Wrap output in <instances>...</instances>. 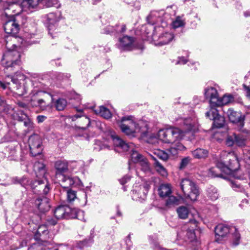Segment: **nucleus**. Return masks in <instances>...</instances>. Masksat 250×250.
Masks as SVG:
<instances>
[{
	"instance_id": "f257e3e1",
	"label": "nucleus",
	"mask_w": 250,
	"mask_h": 250,
	"mask_svg": "<svg viewBox=\"0 0 250 250\" xmlns=\"http://www.w3.org/2000/svg\"><path fill=\"white\" fill-rule=\"evenodd\" d=\"M195 129V121L189 118L183 121V129L177 127L162 129L158 132V137L165 143H172L183 139L186 134Z\"/></svg>"
},
{
	"instance_id": "f03ea898",
	"label": "nucleus",
	"mask_w": 250,
	"mask_h": 250,
	"mask_svg": "<svg viewBox=\"0 0 250 250\" xmlns=\"http://www.w3.org/2000/svg\"><path fill=\"white\" fill-rule=\"evenodd\" d=\"M239 162L236 155L232 152H225L222 155L221 159L218 161L215 167L208 169V175L211 177H222L220 171L230 174L237 170Z\"/></svg>"
},
{
	"instance_id": "7ed1b4c3",
	"label": "nucleus",
	"mask_w": 250,
	"mask_h": 250,
	"mask_svg": "<svg viewBox=\"0 0 250 250\" xmlns=\"http://www.w3.org/2000/svg\"><path fill=\"white\" fill-rule=\"evenodd\" d=\"M7 49L4 53L3 58L1 60V64L5 68L14 67L20 63L21 54L19 52L20 45H16L15 43H12L7 41L5 43Z\"/></svg>"
},
{
	"instance_id": "20e7f679",
	"label": "nucleus",
	"mask_w": 250,
	"mask_h": 250,
	"mask_svg": "<svg viewBox=\"0 0 250 250\" xmlns=\"http://www.w3.org/2000/svg\"><path fill=\"white\" fill-rule=\"evenodd\" d=\"M11 80L12 83L7 82L6 84L9 85L14 92L19 96H22L26 93L27 91V83L30 81L22 74L17 75L15 77H8Z\"/></svg>"
},
{
	"instance_id": "39448f33",
	"label": "nucleus",
	"mask_w": 250,
	"mask_h": 250,
	"mask_svg": "<svg viewBox=\"0 0 250 250\" xmlns=\"http://www.w3.org/2000/svg\"><path fill=\"white\" fill-rule=\"evenodd\" d=\"M205 95L209 100L210 107L213 108L227 104L233 100L231 95H224L223 97L219 98L217 90L213 87L206 88Z\"/></svg>"
},
{
	"instance_id": "423d86ee",
	"label": "nucleus",
	"mask_w": 250,
	"mask_h": 250,
	"mask_svg": "<svg viewBox=\"0 0 250 250\" xmlns=\"http://www.w3.org/2000/svg\"><path fill=\"white\" fill-rule=\"evenodd\" d=\"M114 145L118 147L121 148L123 151L131 152V160L134 163H138L144 157L137 151L134 150V146L132 143H126L117 136L112 135Z\"/></svg>"
},
{
	"instance_id": "0eeeda50",
	"label": "nucleus",
	"mask_w": 250,
	"mask_h": 250,
	"mask_svg": "<svg viewBox=\"0 0 250 250\" xmlns=\"http://www.w3.org/2000/svg\"><path fill=\"white\" fill-rule=\"evenodd\" d=\"M122 131L128 136L141 132V128L131 116L123 117L118 121Z\"/></svg>"
},
{
	"instance_id": "6e6552de",
	"label": "nucleus",
	"mask_w": 250,
	"mask_h": 250,
	"mask_svg": "<svg viewBox=\"0 0 250 250\" xmlns=\"http://www.w3.org/2000/svg\"><path fill=\"white\" fill-rule=\"evenodd\" d=\"M180 187L185 195L191 201H195L199 195V188L195 182L188 178L181 180Z\"/></svg>"
},
{
	"instance_id": "1a4fd4ad",
	"label": "nucleus",
	"mask_w": 250,
	"mask_h": 250,
	"mask_svg": "<svg viewBox=\"0 0 250 250\" xmlns=\"http://www.w3.org/2000/svg\"><path fill=\"white\" fill-rule=\"evenodd\" d=\"M4 29L8 34H11V36H7L5 41H8L12 43H15L16 41L19 42L21 43H22L23 40L21 38H17L15 35H16L19 31V25L14 20L7 21L4 25Z\"/></svg>"
},
{
	"instance_id": "9d476101",
	"label": "nucleus",
	"mask_w": 250,
	"mask_h": 250,
	"mask_svg": "<svg viewBox=\"0 0 250 250\" xmlns=\"http://www.w3.org/2000/svg\"><path fill=\"white\" fill-rule=\"evenodd\" d=\"M61 14L60 12H51L46 15L45 16V23L48 30V33L54 38L56 37L58 30L57 29L58 23L61 19Z\"/></svg>"
},
{
	"instance_id": "9b49d317",
	"label": "nucleus",
	"mask_w": 250,
	"mask_h": 250,
	"mask_svg": "<svg viewBox=\"0 0 250 250\" xmlns=\"http://www.w3.org/2000/svg\"><path fill=\"white\" fill-rule=\"evenodd\" d=\"M48 93L44 91L34 90L31 93V104L34 106L40 107L42 110H45L49 106L46 102V97L49 96Z\"/></svg>"
},
{
	"instance_id": "f8f14e48",
	"label": "nucleus",
	"mask_w": 250,
	"mask_h": 250,
	"mask_svg": "<svg viewBox=\"0 0 250 250\" xmlns=\"http://www.w3.org/2000/svg\"><path fill=\"white\" fill-rule=\"evenodd\" d=\"M229 121L236 125L241 129L244 125L245 115L240 112L234 111L233 109H228L226 112Z\"/></svg>"
},
{
	"instance_id": "ddd939ff",
	"label": "nucleus",
	"mask_w": 250,
	"mask_h": 250,
	"mask_svg": "<svg viewBox=\"0 0 250 250\" xmlns=\"http://www.w3.org/2000/svg\"><path fill=\"white\" fill-rule=\"evenodd\" d=\"M42 142L40 137L38 135H34L29 139V145L31 154L36 156L41 154L42 148Z\"/></svg>"
},
{
	"instance_id": "4468645a",
	"label": "nucleus",
	"mask_w": 250,
	"mask_h": 250,
	"mask_svg": "<svg viewBox=\"0 0 250 250\" xmlns=\"http://www.w3.org/2000/svg\"><path fill=\"white\" fill-rule=\"evenodd\" d=\"M207 117L213 120V126L216 128H221L225 124V119L220 115L215 108L210 107L209 111L206 113Z\"/></svg>"
},
{
	"instance_id": "2eb2a0df",
	"label": "nucleus",
	"mask_w": 250,
	"mask_h": 250,
	"mask_svg": "<svg viewBox=\"0 0 250 250\" xmlns=\"http://www.w3.org/2000/svg\"><path fill=\"white\" fill-rule=\"evenodd\" d=\"M229 228L224 224H219L215 228V240L218 242L221 241L229 232Z\"/></svg>"
},
{
	"instance_id": "dca6fc26",
	"label": "nucleus",
	"mask_w": 250,
	"mask_h": 250,
	"mask_svg": "<svg viewBox=\"0 0 250 250\" xmlns=\"http://www.w3.org/2000/svg\"><path fill=\"white\" fill-rule=\"evenodd\" d=\"M149 188L150 186L148 184L145 183L134 189L133 193L136 196V199L138 198L139 200H145Z\"/></svg>"
},
{
	"instance_id": "f3484780",
	"label": "nucleus",
	"mask_w": 250,
	"mask_h": 250,
	"mask_svg": "<svg viewBox=\"0 0 250 250\" xmlns=\"http://www.w3.org/2000/svg\"><path fill=\"white\" fill-rule=\"evenodd\" d=\"M164 14V12L163 10L160 11H153L151 12L150 14L147 17L148 23L151 24H154L161 21L163 23V26L167 25V22H164L161 17V16Z\"/></svg>"
},
{
	"instance_id": "a211bd4d",
	"label": "nucleus",
	"mask_w": 250,
	"mask_h": 250,
	"mask_svg": "<svg viewBox=\"0 0 250 250\" xmlns=\"http://www.w3.org/2000/svg\"><path fill=\"white\" fill-rule=\"evenodd\" d=\"M55 168L56 169L55 176L58 179L61 176L64 175V173L68 171V163L65 160L57 161L55 164Z\"/></svg>"
},
{
	"instance_id": "6ab92c4d",
	"label": "nucleus",
	"mask_w": 250,
	"mask_h": 250,
	"mask_svg": "<svg viewBox=\"0 0 250 250\" xmlns=\"http://www.w3.org/2000/svg\"><path fill=\"white\" fill-rule=\"evenodd\" d=\"M71 208L66 206H59L54 210V214L57 219L67 218L69 217V214Z\"/></svg>"
},
{
	"instance_id": "aec40b11",
	"label": "nucleus",
	"mask_w": 250,
	"mask_h": 250,
	"mask_svg": "<svg viewBox=\"0 0 250 250\" xmlns=\"http://www.w3.org/2000/svg\"><path fill=\"white\" fill-rule=\"evenodd\" d=\"M36 206L39 210L42 212H44L49 210L50 206L49 199L46 197H40L35 201Z\"/></svg>"
},
{
	"instance_id": "412c9836",
	"label": "nucleus",
	"mask_w": 250,
	"mask_h": 250,
	"mask_svg": "<svg viewBox=\"0 0 250 250\" xmlns=\"http://www.w3.org/2000/svg\"><path fill=\"white\" fill-rule=\"evenodd\" d=\"M29 184L31 185V187L32 188H35L36 187L38 188L39 191H40L41 188H43L42 192L44 195L47 194L50 189L47 180L45 178L43 180L35 181L33 184L30 183Z\"/></svg>"
},
{
	"instance_id": "4be33fe9",
	"label": "nucleus",
	"mask_w": 250,
	"mask_h": 250,
	"mask_svg": "<svg viewBox=\"0 0 250 250\" xmlns=\"http://www.w3.org/2000/svg\"><path fill=\"white\" fill-rule=\"evenodd\" d=\"M190 228L187 232V237L189 241H193L196 239L195 230L198 227V222L195 220H190L189 222Z\"/></svg>"
},
{
	"instance_id": "5701e85b",
	"label": "nucleus",
	"mask_w": 250,
	"mask_h": 250,
	"mask_svg": "<svg viewBox=\"0 0 250 250\" xmlns=\"http://www.w3.org/2000/svg\"><path fill=\"white\" fill-rule=\"evenodd\" d=\"M134 41L132 37L125 36L120 39V45L124 49L131 50L133 48Z\"/></svg>"
},
{
	"instance_id": "b1692460",
	"label": "nucleus",
	"mask_w": 250,
	"mask_h": 250,
	"mask_svg": "<svg viewBox=\"0 0 250 250\" xmlns=\"http://www.w3.org/2000/svg\"><path fill=\"white\" fill-rule=\"evenodd\" d=\"M173 38V34L168 32H163L158 36V44L160 45L167 44L170 42Z\"/></svg>"
},
{
	"instance_id": "393cba45",
	"label": "nucleus",
	"mask_w": 250,
	"mask_h": 250,
	"mask_svg": "<svg viewBox=\"0 0 250 250\" xmlns=\"http://www.w3.org/2000/svg\"><path fill=\"white\" fill-rule=\"evenodd\" d=\"M21 1L22 9L25 11L35 8L39 3H41V0H21Z\"/></svg>"
},
{
	"instance_id": "a878e982",
	"label": "nucleus",
	"mask_w": 250,
	"mask_h": 250,
	"mask_svg": "<svg viewBox=\"0 0 250 250\" xmlns=\"http://www.w3.org/2000/svg\"><path fill=\"white\" fill-rule=\"evenodd\" d=\"M60 183L61 186L65 188H68L70 186H73L75 183L76 179L69 176H66L65 175L57 179Z\"/></svg>"
},
{
	"instance_id": "bb28decb",
	"label": "nucleus",
	"mask_w": 250,
	"mask_h": 250,
	"mask_svg": "<svg viewBox=\"0 0 250 250\" xmlns=\"http://www.w3.org/2000/svg\"><path fill=\"white\" fill-rule=\"evenodd\" d=\"M151 158L154 161V167L156 171L163 177H166L168 175L166 168L156 159L154 155L150 154Z\"/></svg>"
},
{
	"instance_id": "cd10ccee",
	"label": "nucleus",
	"mask_w": 250,
	"mask_h": 250,
	"mask_svg": "<svg viewBox=\"0 0 250 250\" xmlns=\"http://www.w3.org/2000/svg\"><path fill=\"white\" fill-rule=\"evenodd\" d=\"M158 194L161 197L165 198L170 195L172 192L171 186L169 184H161L158 188Z\"/></svg>"
},
{
	"instance_id": "c85d7f7f",
	"label": "nucleus",
	"mask_w": 250,
	"mask_h": 250,
	"mask_svg": "<svg viewBox=\"0 0 250 250\" xmlns=\"http://www.w3.org/2000/svg\"><path fill=\"white\" fill-rule=\"evenodd\" d=\"M51 98V103H54L56 109L59 111L63 110L67 105V101L63 98H59L55 102H54V95L52 93L48 94Z\"/></svg>"
},
{
	"instance_id": "c756f323",
	"label": "nucleus",
	"mask_w": 250,
	"mask_h": 250,
	"mask_svg": "<svg viewBox=\"0 0 250 250\" xmlns=\"http://www.w3.org/2000/svg\"><path fill=\"white\" fill-rule=\"evenodd\" d=\"M173 144V146L167 150V151L172 156L177 155L179 151H183L186 149V147L179 141H176Z\"/></svg>"
},
{
	"instance_id": "7c9ffc66",
	"label": "nucleus",
	"mask_w": 250,
	"mask_h": 250,
	"mask_svg": "<svg viewBox=\"0 0 250 250\" xmlns=\"http://www.w3.org/2000/svg\"><path fill=\"white\" fill-rule=\"evenodd\" d=\"M34 170L36 173L37 176L44 178L46 173V169L43 163L37 162L34 165Z\"/></svg>"
},
{
	"instance_id": "2f4dec72",
	"label": "nucleus",
	"mask_w": 250,
	"mask_h": 250,
	"mask_svg": "<svg viewBox=\"0 0 250 250\" xmlns=\"http://www.w3.org/2000/svg\"><path fill=\"white\" fill-rule=\"evenodd\" d=\"M191 154L195 159H202L208 157V151L207 149L198 148L192 151Z\"/></svg>"
},
{
	"instance_id": "473e14b6",
	"label": "nucleus",
	"mask_w": 250,
	"mask_h": 250,
	"mask_svg": "<svg viewBox=\"0 0 250 250\" xmlns=\"http://www.w3.org/2000/svg\"><path fill=\"white\" fill-rule=\"evenodd\" d=\"M6 9L9 10H11L14 15H19L21 11H23L21 6V0L9 3L8 6Z\"/></svg>"
},
{
	"instance_id": "72a5a7b5",
	"label": "nucleus",
	"mask_w": 250,
	"mask_h": 250,
	"mask_svg": "<svg viewBox=\"0 0 250 250\" xmlns=\"http://www.w3.org/2000/svg\"><path fill=\"white\" fill-rule=\"evenodd\" d=\"M95 114L99 115L105 119H109L112 116L110 110L104 106H100L98 109L94 110Z\"/></svg>"
},
{
	"instance_id": "f704fd0d",
	"label": "nucleus",
	"mask_w": 250,
	"mask_h": 250,
	"mask_svg": "<svg viewBox=\"0 0 250 250\" xmlns=\"http://www.w3.org/2000/svg\"><path fill=\"white\" fill-rule=\"evenodd\" d=\"M168 198L166 201L165 206L167 208H170L177 206L180 204V199L173 196H168Z\"/></svg>"
},
{
	"instance_id": "c9c22d12",
	"label": "nucleus",
	"mask_w": 250,
	"mask_h": 250,
	"mask_svg": "<svg viewBox=\"0 0 250 250\" xmlns=\"http://www.w3.org/2000/svg\"><path fill=\"white\" fill-rule=\"evenodd\" d=\"M177 212L179 218L184 219L188 217L189 210L187 207L181 206L177 208Z\"/></svg>"
},
{
	"instance_id": "e433bc0d",
	"label": "nucleus",
	"mask_w": 250,
	"mask_h": 250,
	"mask_svg": "<svg viewBox=\"0 0 250 250\" xmlns=\"http://www.w3.org/2000/svg\"><path fill=\"white\" fill-rule=\"evenodd\" d=\"M153 154L164 161H167L169 157V154L167 152L160 149L154 150Z\"/></svg>"
},
{
	"instance_id": "4c0bfd02",
	"label": "nucleus",
	"mask_w": 250,
	"mask_h": 250,
	"mask_svg": "<svg viewBox=\"0 0 250 250\" xmlns=\"http://www.w3.org/2000/svg\"><path fill=\"white\" fill-rule=\"evenodd\" d=\"M59 0H41V4L46 7H51L56 6L59 7L60 4L58 5Z\"/></svg>"
},
{
	"instance_id": "58836bf2",
	"label": "nucleus",
	"mask_w": 250,
	"mask_h": 250,
	"mask_svg": "<svg viewBox=\"0 0 250 250\" xmlns=\"http://www.w3.org/2000/svg\"><path fill=\"white\" fill-rule=\"evenodd\" d=\"M208 196L212 200H215L218 198V193L217 189L213 187L208 188L207 190Z\"/></svg>"
},
{
	"instance_id": "ea45409f",
	"label": "nucleus",
	"mask_w": 250,
	"mask_h": 250,
	"mask_svg": "<svg viewBox=\"0 0 250 250\" xmlns=\"http://www.w3.org/2000/svg\"><path fill=\"white\" fill-rule=\"evenodd\" d=\"M235 144L239 146H244L246 145V139L241 135L235 134Z\"/></svg>"
},
{
	"instance_id": "a19ab883",
	"label": "nucleus",
	"mask_w": 250,
	"mask_h": 250,
	"mask_svg": "<svg viewBox=\"0 0 250 250\" xmlns=\"http://www.w3.org/2000/svg\"><path fill=\"white\" fill-rule=\"evenodd\" d=\"M138 164L141 167L142 170L144 172L149 171V166L147 160L145 158L143 157Z\"/></svg>"
},
{
	"instance_id": "79ce46f5",
	"label": "nucleus",
	"mask_w": 250,
	"mask_h": 250,
	"mask_svg": "<svg viewBox=\"0 0 250 250\" xmlns=\"http://www.w3.org/2000/svg\"><path fill=\"white\" fill-rule=\"evenodd\" d=\"M231 187L236 191L242 192L245 190V188L239 183L237 181L231 182Z\"/></svg>"
},
{
	"instance_id": "37998d69",
	"label": "nucleus",
	"mask_w": 250,
	"mask_h": 250,
	"mask_svg": "<svg viewBox=\"0 0 250 250\" xmlns=\"http://www.w3.org/2000/svg\"><path fill=\"white\" fill-rule=\"evenodd\" d=\"M76 198L77 194L75 191L70 189L67 190V200L68 202L71 203Z\"/></svg>"
},
{
	"instance_id": "c03bdc74",
	"label": "nucleus",
	"mask_w": 250,
	"mask_h": 250,
	"mask_svg": "<svg viewBox=\"0 0 250 250\" xmlns=\"http://www.w3.org/2000/svg\"><path fill=\"white\" fill-rule=\"evenodd\" d=\"M235 133L233 134L232 135L228 136L226 141V145L228 146H232L234 144H235Z\"/></svg>"
},
{
	"instance_id": "a18cd8bd",
	"label": "nucleus",
	"mask_w": 250,
	"mask_h": 250,
	"mask_svg": "<svg viewBox=\"0 0 250 250\" xmlns=\"http://www.w3.org/2000/svg\"><path fill=\"white\" fill-rule=\"evenodd\" d=\"M235 232L233 234V245L235 246H237L239 244L240 239V235L238 232V231L237 229L234 228Z\"/></svg>"
},
{
	"instance_id": "49530a36",
	"label": "nucleus",
	"mask_w": 250,
	"mask_h": 250,
	"mask_svg": "<svg viewBox=\"0 0 250 250\" xmlns=\"http://www.w3.org/2000/svg\"><path fill=\"white\" fill-rule=\"evenodd\" d=\"M183 25L184 22L179 18H177L172 23V26L174 29L181 27Z\"/></svg>"
},
{
	"instance_id": "de8ad7c7",
	"label": "nucleus",
	"mask_w": 250,
	"mask_h": 250,
	"mask_svg": "<svg viewBox=\"0 0 250 250\" xmlns=\"http://www.w3.org/2000/svg\"><path fill=\"white\" fill-rule=\"evenodd\" d=\"M81 121L83 123V125L82 127V128L85 129L89 126L90 121L89 118L86 116H83L82 119Z\"/></svg>"
},
{
	"instance_id": "09e8293b",
	"label": "nucleus",
	"mask_w": 250,
	"mask_h": 250,
	"mask_svg": "<svg viewBox=\"0 0 250 250\" xmlns=\"http://www.w3.org/2000/svg\"><path fill=\"white\" fill-rule=\"evenodd\" d=\"M90 240H84L82 241H80L77 243V247L80 249H82L85 246H89L90 243L92 242H90Z\"/></svg>"
},
{
	"instance_id": "8fccbe9b",
	"label": "nucleus",
	"mask_w": 250,
	"mask_h": 250,
	"mask_svg": "<svg viewBox=\"0 0 250 250\" xmlns=\"http://www.w3.org/2000/svg\"><path fill=\"white\" fill-rule=\"evenodd\" d=\"M70 77V75L69 74H63L62 73H59L57 75L56 79L59 81H61L64 80L65 79H68Z\"/></svg>"
},
{
	"instance_id": "3c124183",
	"label": "nucleus",
	"mask_w": 250,
	"mask_h": 250,
	"mask_svg": "<svg viewBox=\"0 0 250 250\" xmlns=\"http://www.w3.org/2000/svg\"><path fill=\"white\" fill-rule=\"evenodd\" d=\"M190 159L188 157L183 158L180 163V168L182 169L186 167L190 162Z\"/></svg>"
},
{
	"instance_id": "603ef678",
	"label": "nucleus",
	"mask_w": 250,
	"mask_h": 250,
	"mask_svg": "<svg viewBox=\"0 0 250 250\" xmlns=\"http://www.w3.org/2000/svg\"><path fill=\"white\" fill-rule=\"evenodd\" d=\"M74 211L75 212V217L78 219L83 220H84V212L81 210H75Z\"/></svg>"
},
{
	"instance_id": "864d4df0",
	"label": "nucleus",
	"mask_w": 250,
	"mask_h": 250,
	"mask_svg": "<svg viewBox=\"0 0 250 250\" xmlns=\"http://www.w3.org/2000/svg\"><path fill=\"white\" fill-rule=\"evenodd\" d=\"M243 158L246 163L250 165V150L247 149L244 150Z\"/></svg>"
},
{
	"instance_id": "5fc2aeb1",
	"label": "nucleus",
	"mask_w": 250,
	"mask_h": 250,
	"mask_svg": "<svg viewBox=\"0 0 250 250\" xmlns=\"http://www.w3.org/2000/svg\"><path fill=\"white\" fill-rule=\"evenodd\" d=\"M23 122L24 125L28 128H32L33 127V123L28 116L25 118Z\"/></svg>"
},
{
	"instance_id": "6e6d98bb",
	"label": "nucleus",
	"mask_w": 250,
	"mask_h": 250,
	"mask_svg": "<svg viewBox=\"0 0 250 250\" xmlns=\"http://www.w3.org/2000/svg\"><path fill=\"white\" fill-rule=\"evenodd\" d=\"M47 231V229L46 227V225H41L38 228V229L37 230V232L40 234H43Z\"/></svg>"
},
{
	"instance_id": "4d7b16f0",
	"label": "nucleus",
	"mask_w": 250,
	"mask_h": 250,
	"mask_svg": "<svg viewBox=\"0 0 250 250\" xmlns=\"http://www.w3.org/2000/svg\"><path fill=\"white\" fill-rule=\"evenodd\" d=\"M130 180V176L129 175H125L119 180L120 184L122 185H125Z\"/></svg>"
},
{
	"instance_id": "13d9d810",
	"label": "nucleus",
	"mask_w": 250,
	"mask_h": 250,
	"mask_svg": "<svg viewBox=\"0 0 250 250\" xmlns=\"http://www.w3.org/2000/svg\"><path fill=\"white\" fill-rule=\"evenodd\" d=\"M46 225L54 226L57 224V220L52 218H48L47 219Z\"/></svg>"
},
{
	"instance_id": "bf43d9fd",
	"label": "nucleus",
	"mask_w": 250,
	"mask_h": 250,
	"mask_svg": "<svg viewBox=\"0 0 250 250\" xmlns=\"http://www.w3.org/2000/svg\"><path fill=\"white\" fill-rule=\"evenodd\" d=\"M187 62V60L184 58L183 57H179V60L177 62L176 64H186Z\"/></svg>"
},
{
	"instance_id": "052dcab7",
	"label": "nucleus",
	"mask_w": 250,
	"mask_h": 250,
	"mask_svg": "<svg viewBox=\"0 0 250 250\" xmlns=\"http://www.w3.org/2000/svg\"><path fill=\"white\" fill-rule=\"evenodd\" d=\"M27 117V115L25 114H21V116H18L17 117V120L20 122H23L25 119V118Z\"/></svg>"
},
{
	"instance_id": "680f3d73",
	"label": "nucleus",
	"mask_w": 250,
	"mask_h": 250,
	"mask_svg": "<svg viewBox=\"0 0 250 250\" xmlns=\"http://www.w3.org/2000/svg\"><path fill=\"white\" fill-rule=\"evenodd\" d=\"M46 117L42 115H39L37 116V119L38 121V122L39 123H41L43 122L44 120Z\"/></svg>"
},
{
	"instance_id": "e2e57ef3",
	"label": "nucleus",
	"mask_w": 250,
	"mask_h": 250,
	"mask_svg": "<svg viewBox=\"0 0 250 250\" xmlns=\"http://www.w3.org/2000/svg\"><path fill=\"white\" fill-rule=\"evenodd\" d=\"M157 141V138L155 136H151L148 142L149 143L153 144Z\"/></svg>"
},
{
	"instance_id": "0e129e2a",
	"label": "nucleus",
	"mask_w": 250,
	"mask_h": 250,
	"mask_svg": "<svg viewBox=\"0 0 250 250\" xmlns=\"http://www.w3.org/2000/svg\"><path fill=\"white\" fill-rule=\"evenodd\" d=\"M245 90L247 91V95L250 96V88L249 86H247L245 85H244Z\"/></svg>"
},
{
	"instance_id": "69168bd1",
	"label": "nucleus",
	"mask_w": 250,
	"mask_h": 250,
	"mask_svg": "<svg viewBox=\"0 0 250 250\" xmlns=\"http://www.w3.org/2000/svg\"><path fill=\"white\" fill-rule=\"evenodd\" d=\"M82 116V115L81 114V115L76 114V115L71 116V118L72 119V120L73 121H74L76 119L81 117Z\"/></svg>"
},
{
	"instance_id": "338daca9",
	"label": "nucleus",
	"mask_w": 250,
	"mask_h": 250,
	"mask_svg": "<svg viewBox=\"0 0 250 250\" xmlns=\"http://www.w3.org/2000/svg\"><path fill=\"white\" fill-rule=\"evenodd\" d=\"M18 104L19 105V106L21 107L26 108L27 107L26 104L25 103H23L22 102H20L18 103Z\"/></svg>"
},
{
	"instance_id": "774afa93",
	"label": "nucleus",
	"mask_w": 250,
	"mask_h": 250,
	"mask_svg": "<svg viewBox=\"0 0 250 250\" xmlns=\"http://www.w3.org/2000/svg\"><path fill=\"white\" fill-rule=\"evenodd\" d=\"M126 30V27L125 25L124 24L122 25L121 26V29L119 31V32L120 33H123Z\"/></svg>"
}]
</instances>
